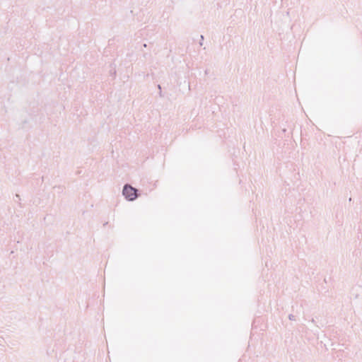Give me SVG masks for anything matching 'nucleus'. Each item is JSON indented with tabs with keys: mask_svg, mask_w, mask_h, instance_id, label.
Listing matches in <instances>:
<instances>
[{
	"mask_svg": "<svg viewBox=\"0 0 362 362\" xmlns=\"http://www.w3.org/2000/svg\"><path fill=\"white\" fill-rule=\"evenodd\" d=\"M123 194L130 201L135 199L137 197L136 189L129 185L124 186L123 189Z\"/></svg>",
	"mask_w": 362,
	"mask_h": 362,
	"instance_id": "nucleus-1",
	"label": "nucleus"
}]
</instances>
